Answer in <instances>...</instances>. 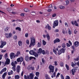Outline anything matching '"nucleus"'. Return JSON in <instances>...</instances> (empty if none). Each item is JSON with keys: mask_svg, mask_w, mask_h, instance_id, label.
Returning a JSON list of instances; mask_svg holds the SVG:
<instances>
[{"mask_svg": "<svg viewBox=\"0 0 79 79\" xmlns=\"http://www.w3.org/2000/svg\"><path fill=\"white\" fill-rule=\"evenodd\" d=\"M56 76V73L54 72V73L51 76L52 78H53V77H55Z\"/></svg>", "mask_w": 79, "mask_h": 79, "instance_id": "29", "label": "nucleus"}, {"mask_svg": "<svg viewBox=\"0 0 79 79\" xmlns=\"http://www.w3.org/2000/svg\"><path fill=\"white\" fill-rule=\"evenodd\" d=\"M8 29H9V28L8 27H6V28H4V31H8Z\"/></svg>", "mask_w": 79, "mask_h": 79, "instance_id": "44", "label": "nucleus"}, {"mask_svg": "<svg viewBox=\"0 0 79 79\" xmlns=\"http://www.w3.org/2000/svg\"><path fill=\"white\" fill-rule=\"evenodd\" d=\"M60 77H61V79H64V77L62 74L60 75Z\"/></svg>", "mask_w": 79, "mask_h": 79, "instance_id": "47", "label": "nucleus"}, {"mask_svg": "<svg viewBox=\"0 0 79 79\" xmlns=\"http://www.w3.org/2000/svg\"><path fill=\"white\" fill-rule=\"evenodd\" d=\"M72 75H74L75 74V73H76V70L75 69H73L71 70Z\"/></svg>", "mask_w": 79, "mask_h": 79, "instance_id": "15", "label": "nucleus"}, {"mask_svg": "<svg viewBox=\"0 0 79 79\" xmlns=\"http://www.w3.org/2000/svg\"><path fill=\"white\" fill-rule=\"evenodd\" d=\"M35 45V39L34 37H32L31 38L29 47L31 48L32 46H34Z\"/></svg>", "mask_w": 79, "mask_h": 79, "instance_id": "1", "label": "nucleus"}, {"mask_svg": "<svg viewBox=\"0 0 79 79\" xmlns=\"http://www.w3.org/2000/svg\"><path fill=\"white\" fill-rule=\"evenodd\" d=\"M42 49L41 48H39L38 51V53H40L41 54L42 53Z\"/></svg>", "mask_w": 79, "mask_h": 79, "instance_id": "20", "label": "nucleus"}, {"mask_svg": "<svg viewBox=\"0 0 79 79\" xmlns=\"http://www.w3.org/2000/svg\"><path fill=\"white\" fill-rule=\"evenodd\" d=\"M6 50H2L1 52L2 53H4L6 52Z\"/></svg>", "mask_w": 79, "mask_h": 79, "instance_id": "53", "label": "nucleus"}, {"mask_svg": "<svg viewBox=\"0 0 79 79\" xmlns=\"http://www.w3.org/2000/svg\"><path fill=\"white\" fill-rule=\"evenodd\" d=\"M7 74V72H5L2 76V77L3 79H5V77H6V75Z\"/></svg>", "mask_w": 79, "mask_h": 79, "instance_id": "18", "label": "nucleus"}, {"mask_svg": "<svg viewBox=\"0 0 79 79\" xmlns=\"http://www.w3.org/2000/svg\"><path fill=\"white\" fill-rule=\"evenodd\" d=\"M11 65L12 66H16V65L13 62L12 63Z\"/></svg>", "mask_w": 79, "mask_h": 79, "instance_id": "54", "label": "nucleus"}, {"mask_svg": "<svg viewBox=\"0 0 79 79\" xmlns=\"http://www.w3.org/2000/svg\"><path fill=\"white\" fill-rule=\"evenodd\" d=\"M1 43L2 45H3L4 46H5L6 44V43L5 41H1Z\"/></svg>", "mask_w": 79, "mask_h": 79, "instance_id": "19", "label": "nucleus"}, {"mask_svg": "<svg viewBox=\"0 0 79 79\" xmlns=\"http://www.w3.org/2000/svg\"><path fill=\"white\" fill-rule=\"evenodd\" d=\"M15 56V53L12 52L10 54V57L11 59H13V58L14 56Z\"/></svg>", "mask_w": 79, "mask_h": 79, "instance_id": "14", "label": "nucleus"}, {"mask_svg": "<svg viewBox=\"0 0 79 79\" xmlns=\"http://www.w3.org/2000/svg\"><path fill=\"white\" fill-rule=\"evenodd\" d=\"M24 79H33L34 78V74L32 73H30L29 75L27 76L26 75H24Z\"/></svg>", "mask_w": 79, "mask_h": 79, "instance_id": "2", "label": "nucleus"}, {"mask_svg": "<svg viewBox=\"0 0 79 79\" xmlns=\"http://www.w3.org/2000/svg\"><path fill=\"white\" fill-rule=\"evenodd\" d=\"M62 46L63 48H65L66 47V44L64 43L62 44Z\"/></svg>", "mask_w": 79, "mask_h": 79, "instance_id": "37", "label": "nucleus"}, {"mask_svg": "<svg viewBox=\"0 0 79 79\" xmlns=\"http://www.w3.org/2000/svg\"><path fill=\"white\" fill-rule=\"evenodd\" d=\"M43 44L44 45H46V42L44 40H43Z\"/></svg>", "mask_w": 79, "mask_h": 79, "instance_id": "45", "label": "nucleus"}, {"mask_svg": "<svg viewBox=\"0 0 79 79\" xmlns=\"http://www.w3.org/2000/svg\"><path fill=\"white\" fill-rule=\"evenodd\" d=\"M20 68V66L18 65L17 66V73H19L20 72V70H21Z\"/></svg>", "mask_w": 79, "mask_h": 79, "instance_id": "9", "label": "nucleus"}, {"mask_svg": "<svg viewBox=\"0 0 79 79\" xmlns=\"http://www.w3.org/2000/svg\"><path fill=\"white\" fill-rule=\"evenodd\" d=\"M5 35L6 38H10V37H11L13 35H12V34L11 33H10L9 34L6 33Z\"/></svg>", "mask_w": 79, "mask_h": 79, "instance_id": "6", "label": "nucleus"}, {"mask_svg": "<svg viewBox=\"0 0 79 79\" xmlns=\"http://www.w3.org/2000/svg\"><path fill=\"white\" fill-rule=\"evenodd\" d=\"M49 8H52V4L50 5L49 6Z\"/></svg>", "mask_w": 79, "mask_h": 79, "instance_id": "63", "label": "nucleus"}, {"mask_svg": "<svg viewBox=\"0 0 79 79\" xmlns=\"http://www.w3.org/2000/svg\"><path fill=\"white\" fill-rule=\"evenodd\" d=\"M66 49H64L63 48H62L61 49V50L60 51H61V52H62V53H64L65 52V50Z\"/></svg>", "mask_w": 79, "mask_h": 79, "instance_id": "23", "label": "nucleus"}, {"mask_svg": "<svg viewBox=\"0 0 79 79\" xmlns=\"http://www.w3.org/2000/svg\"><path fill=\"white\" fill-rule=\"evenodd\" d=\"M19 55H20V52L18 51L16 54L15 55V56H19Z\"/></svg>", "mask_w": 79, "mask_h": 79, "instance_id": "30", "label": "nucleus"}, {"mask_svg": "<svg viewBox=\"0 0 79 79\" xmlns=\"http://www.w3.org/2000/svg\"><path fill=\"white\" fill-rule=\"evenodd\" d=\"M24 60V59L23 57H20L18 58L17 61L18 62H22Z\"/></svg>", "mask_w": 79, "mask_h": 79, "instance_id": "7", "label": "nucleus"}, {"mask_svg": "<svg viewBox=\"0 0 79 79\" xmlns=\"http://www.w3.org/2000/svg\"><path fill=\"white\" fill-rule=\"evenodd\" d=\"M12 69H13L14 71H16V66L15 65L13 66V67H12Z\"/></svg>", "mask_w": 79, "mask_h": 79, "instance_id": "25", "label": "nucleus"}, {"mask_svg": "<svg viewBox=\"0 0 79 79\" xmlns=\"http://www.w3.org/2000/svg\"><path fill=\"white\" fill-rule=\"evenodd\" d=\"M6 71V68H4L0 72V73L1 74H2L3 73V72H5Z\"/></svg>", "mask_w": 79, "mask_h": 79, "instance_id": "13", "label": "nucleus"}, {"mask_svg": "<svg viewBox=\"0 0 79 79\" xmlns=\"http://www.w3.org/2000/svg\"><path fill=\"white\" fill-rule=\"evenodd\" d=\"M58 47H57L56 48L55 50L53 49V52L55 54H56V55H57L58 54V53L57 52H56V51H58Z\"/></svg>", "mask_w": 79, "mask_h": 79, "instance_id": "12", "label": "nucleus"}, {"mask_svg": "<svg viewBox=\"0 0 79 79\" xmlns=\"http://www.w3.org/2000/svg\"><path fill=\"white\" fill-rule=\"evenodd\" d=\"M35 74L37 77H39V75L40 74V73L39 72H36L35 73Z\"/></svg>", "mask_w": 79, "mask_h": 79, "instance_id": "22", "label": "nucleus"}, {"mask_svg": "<svg viewBox=\"0 0 79 79\" xmlns=\"http://www.w3.org/2000/svg\"><path fill=\"white\" fill-rule=\"evenodd\" d=\"M42 61L43 64H45V60L44 59H42Z\"/></svg>", "mask_w": 79, "mask_h": 79, "instance_id": "39", "label": "nucleus"}, {"mask_svg": "<svg viewBox=\"0 0 79 79\" xmlns=\"http://www.w3.org/2000/svg\"><path fill=\"white\" fill-rule=\"evenodd\" d=\"M38 47H40L41 46V44H40V43L38 42L37 45Z\"/></svg>", "mask_w": 79, "mask_h": 79, "instance_id": "38", "label": "nucleus"}, {"mask_svg": "<svg viewBox=\"0 0 79 79\" xmlns=\"http://www.w3.org/2000/svg\"><path fill=\"white\" fill-rule=\"evenodd\" d=\"M56 16V14H54L52 15V17H55Z\"/></svg>", "mask_w": 79, "mask_h": 79, "instance_id": "60", "label": "nucleus"}, {"mask_svg": "<svg viewBox=\"0 0 79 79\" xmlns=\"http://www.w3.org/2000/svg\"><path fill=\"white\" fill-rule=\"evenodd\" d=\"M74 45L76 47H77L79 45V42L78 41H76L74 43Z\"/></svg>", "mask_w": 79, "mask_h": 79, "instance_id": "10", "label": "nucleus"}, {"mask_svg": "<svg viewBox=\"0 0 79 79\" xmlns=\"http://www.w3.org/2000/svg\"><path fill=\"white\" fill-rule=\"evenodd\" d=\"M24 11H25V12H27V11H28V9L27 8H25L24 9Z\"/></svg>", "mask_w": 79, "mask_h": 79, "instance_id": "46", "label": "nucleus"}, {"mask_svg": "<svg viewBox=\"0 0 79 79\" xmlns=\"http://www.w3.org/2000/svg\"><path fill=\"white\" fill-rule=\"evenodd\" d=\"M29 35V34L28 33H27L25 34V37H28V35Z\"/></svg>", "mask_w": 79, "mask_h": 79, "instance_id": "59", "label": "nucleus"}, {"mask_svg": "<svg viewBox=\"0 0 79 79\" xmlns=\"http://www.w3.org/2000/svg\"><path fill=\"white\" fill-rule=\"evenodd\" d=\"M71 24L73 25H74V24H75V23L74 22V21H72L71 22Z\"/></svg>", "mask_w": 79, "mask_h": 79, "instance_id": "56", "label": "nucleus"}, {"mask_svg": "<svg viewBox=\"0 0 79 79\" xmlns=\"http://www.w3.org/2000/svg\"><path fill=\"white\" fill-rule=\"evenodd\" d=\"M58 20H56L54 22L53 28H55V27H56V26H58Z\"/></svg>", "mask_w": 79, "mask_h": 79, "instance_id": "5", "label": "nucleus"}, {"mask_svg": "<svg viewBox=\"0 0 79 79\" xmlns=\"http://www.w3.org/2000/svg\"><path fill=\"white\" fill-rule=\"evenodd\" d=\"M54 67V66H52V65H50L49 66L48 68L50 69L49 72V73H51V72H52V73H53L54 72V70H55Z\"/></svg>", "mask_w": 79, "mask_h": 79, "instance_id": "4", "label": "nucleus"}, {"mask_svg": "<svg viewBox=\"0 0 79 79\" xmlns=\"http://www.w3.org/2000/svg\"><path fill=\"white\" fill-rule=\"evenodd\" d=\"M74 23L75 25H76V26H78V24H77V22L76 21H74Z\"/></svg>", "mask_w": 79, "mask_h": 79, "instance_id": "43", "label": "nucleus"}, {"mask_svg": "<svg viewBox=\"0 0 79 79\" xmlns=\"http://www.w3.org/2000/svg\"><path fill=\"white\" fill-rule=\"evenodd\" d=\"M65 66L67 68V70H69V66H68V64H66Z\"/></svg>", "mask_w": 79, "mask_h": 79, "instance_id": "41", "label": "nucleus"}, {"mask_svg": "<svg viewBox=\"0 0 79 79\" xmlns=\"http://www.w3.org/2000/svg\"><path fill=\"white\" fill-rule=\"evenodd\" d=\"M65 25L67 27H68V23L66 22L64 23Z\"/></svg>", "mask_w": 79, "mask_h": 79, "instance_id": "50", "label": "nucleus"}, {"mask_svg": "<svg viewBox=\"0 0 79 79\" xmlns=\"http://www.w3.org/2000/svg\"><path fill=\"white\" fill-rule=\"evenodd\" d=\"M60 65L61 67L63 66H64V64H63V62H61L60 63Z\"/></svg>", "mask_w": 79, "mask_h": 79, "instance_id": "34", "label": "nucleus"}, {"mask_svg": "<svg viewBox=\"0 0 79 79\" xmlns=\"http://www.w3.org/2000/svg\"><path fill=\"white\" fill-rule=\"evenodd\" d=\"M17 37H18L16 35H15L14 36V40H16Z\"/></svg>", "mask_w": 79, "mask_h": 79, "instance_id": "42", "label": "nucleus"}, {"mask_svg": "<svg viewBox=\"0 0 79 79\" xmlns=\"http://www.w3.org/2000/svg\"><path fill=\"white\" fill-rule=\"evenodd\" d=\"M35 69V68L34 66H31V70H32V71H34V69Z\"/></svg>", "mask_w": 79, "mask_h": 79, "instance_id": "49", "label": "nucleus"}, {"mask_svg": "<svg viewBox=\"0 0 79 79\" xmlns=\"http://www.w3.org/2000/svg\"><path fill=\"white\" fill-rule=\"evenodd\" d=\"M8 75L9 76H10V75H11V74H13V72L12 71H11V72H9L8 73Z\"/></svg>", "mask_w": 79, "mask_h": 79, "instance_id": "21", "label": "nucleus"}, {"mask_svg": "<svg viewBox=\"0 0 79 79\" xmlns=\"http://www.w3.org/2000/svg\"><path fill=\"white\" fill-rule=\"evenodd\" d=\"M68 32H69V35H70V34H71V33H72L71 31H70L69 30Z\"/></svg>", "mask_w": 79, "mask_h": 79, "instance_id": "64", "label": "nucleus"}, {"mask_svg": "<svg viewBox=\"0 0 79 79\" xmlns=\"http://www.w3.org/2000/svg\"><path fill=\"white\" fill-rule=\"evenodd\" d=\"M26 42V44H28V45H29V40H27Z\"/></svg>", "mask_w": 79, "mask_h": 79, "instance_id": "48", "label": "nucleus"}, {"mask_svg": "<svg viewBox=\"0 0 79 79\" xmlns=\"http://www.w3.org/2000/svg\"><path fill=\"white\" fill-rule=\"evenodd\" d=\"M31 67L32 66L31 65H29L27 68V69H28V70H31Z\"/></svg>", "mask_w": 79, "mask_h": 79, "instance_id": "26", "label": "nucleus"}, {"mask_svg": "<svg viewBox=\"0 0 79 79\" xmlns=\"http://www.w3.org/2000/svg\"><path fill=\"white\" fill-rule=\"evenodd\" d=\"M18 44L19 46H21L22 45V42L21 41H18Z\"/></svg>", "mask_w": 79, "mask_h": 79, "instance_id": "24", "label": "nucleus"}, {"mask_svg": "<svg viewBox=\"0 0 79 79\" xmlns=\"http://www.w3.org/2000/svg\"><path fill=\"white\" fill-rule=\"evenodd\" d=\"M60 75V73H58L56 75V78H57Z\"/></svg>", "mask_w": 79, "mask_h": 79, "instance_id": "57", "label": "nucleus"}, {"mask_svg": "<svg viewBox=\"0 0 79 79\" xmlns=\"http://www.w3.org/2000/svg\"><path fill=\"white\" fill-rule=\"evenodd\" d=\"M32 59H34V60H36V58L35 57H30V60H32Z\"/></svg>", "mask_w": 79, "mask_h": 79, "instance_id": "40", "label": "nucleus"}, {"mask_svg": "<svg viewBox=\"0 0 79 79\" xmlns=\"http://www.w3.org/2000/svg\"><path fill=\"white\" fill-rule=\"evenodd\" d=\"M25 59V60L27 61H28L29 60H30V58H29V57L28 56H26Z\"/></svg>", "mask_w": 79, "mask_h": 79, "instance_id": "17", "label": "nucleus"}, {"mask_svg": "<svg viewBox=\"0 0 79 79\" xmlns=\"http://www.w3.org/2000/svg\"><path fill=\"white\" fill-rule=\"evenodd\" d=\"M29 53L30 55H34L35 56L36 58H38V56H39V54H38L37 53H36L35 52H34L33 50H31L30 51Z\"/></svg>", "mask_w": 79, "mask_h": 79, "instance_id": "3", "label": "nucleus"}, {"mask_svg": "<svg viewBox=\"0 0 79 79\" xmlns=\"http://www.w3.org/2000/svg\"><path fill=\"white\" fill-rule=\"evenodd\" d=\"M53 42L54 44H56V43L60 42V40L59 39L56 38L54 40Z\"/></svg>", "mask_w": 79, "mask_h": 79, "instance_id": "8", "label": "nucleus"}, {"mask_svg": "<svg viewBox=\"0 0 79 79\" xmlns=\"http://www.w3.org/2000/svg\"><path fill=\"white\" fill-rule=\"evenodd\" d=\"M59 8H60V9H64L65 8V7L62 6H59Z\"/></svg>", "mask_w": 79, "mask_h": 79, "instance_id": "33", "label": "nucleus"}, {"mask_svg": "<svg viewBox=\"0 0 79 79\" xmlns=\"http://www.w3.org/2000/svg\"><path fill=\"white\" fill-rule=\"evenodd\" d=\"M65 79H70V77H69V76H67L65 78Z\"/></svg>", "mask_w": 79, "mask_h": 79, "instance_id": "58", "label": "nucleus"}, {"mask_svg": "<svg viewBox=\"0 0 79 79\" xmlns=\"http://www.w3.org/2000/svg\"><path fill=\"white\" fill-rule=\"evenodd\" d=\"M47 26H48V30H51V27L50 26V25H49V24H48Z\"/></svg>", "mask_w": 79, "mask_h": 79, "instance_id": "35", "label": "nucleus"}, {"mask_svg": "<svg viewBox=\"0 0 79 79\" xmlns=\"http://www.w3.org/2000/svg\"><path fill=\"white\" fill-rule=\"evenodd\" d=\"M69 1H67L66 2V5H69Z\"/></svg>", "mask_w": 79, "mask_h": 79, "instance_id": "55", "label": "nucleus"}, {"mask_svg": "<svg viewBox=\"0 0 79 79\" xmlns=\"http://www.w3.org/2000/svg\"><path fill=\"white\" fill-rule=\"evenodd\" d=\"M7 11H8L10 12V11H11V8H8L7 9Z\"/></svg>", "mask_w": 79, "mask_h": 79, "instance_id": "52", "label": "nucleus"}, {"mask_svg": "<svg viewBox=\"0 0 79 79\" xmlns=\"http://www.w3.org/2000/svg\"><path fill=\"white\" fill-rule=\"evenodd\" d=\"M76 63H75V64H74V63L73 62H72L71 66L72 67H74V66H76Z\"/></svg>", "mask_w": 79, "mask_h": 79, "instance_id": "28", "label": "nucleus"}, {"mask_svg": "<svg viewBox=\"0 0 79 79\" xmlns=\"http://www.w3.org/2000/svg\"><path fill=\"white\" fill-rule=\"evenodd\" d=\"M42 54H43V55H45V50H42Z\"/></svg>", "mask_w": 79, "mask_h": 79, "instance_id": "51", "label": "nucleus"}, {"mask_svg": "<svg viewBox=\"0 0 79 79\" xmlns=\"http://www.w3.org/2000/svg\"><path fill=\"white\" fill-rule=\"evenodd\" d=\"M55 66H57V65H58V64H57V61H55Z\"/></svg>", "mask_w": 79, "mask_h": 79, "instance_id": "62", "label": "nucleus"}, {"mask_svg": "<svg viewBox=\"0 0 79 79\" xmlns=\"http://www.w3.org/2000/svg\"><path fill=\"white\" fill-rule=\"evenodd\" d=\"M19 79V75H16L15 76V79Z\"/></svg>", "mask_w": 79, "mask_h": 79, "instance_id": "32", "label": "nucleus"}, {"mask_svg": "<svg viewBox=\"0 0 79 79\" xmlns=\"http://www.w3.org/2000/svg\"><path fill=\"white\" fill-rule=\"evenodd\" d=\"M62 53V52L61 50H59L58 51V55H61V54Z\"/></svg>", "mask_w": 79, "mask_h": 79, "instance_id": "36", "label": "nucleus"}, {"mask_svg": "<svg viewBox=\"0 0 79 79\" xmlns=\"http://www.w3.org/2000/svg\"><path fill=\"white\" fill-rule=\"evenodd\" d=\"M31 15H33V16H34L35 15H36L35 12L34 11L31 12Z\"/></svg>", "mask_w": 79, "mask_h": 79, "instance_id": "31", "label": "nucleus"}, {"mask_svg": "<svg viewBox=\"0 0 79 79\" xmlns=\"http://www.w3.org/2000/svg\"><path fill=\"white\" fill-rule=\"evenodd\" d=\"M10 59L8 58L7 59L5 64H10Z\"/></svg>", "mask_w": 79, "mask_h": 79, "instance_id": "11", "label": "nucleus"}, {"mask_svg": "<svg viewBox=\"0 0 79 79\" xmlns=\"http://www.w3.org/2000/svg\"><path fill=\"white\" fill-rule=\"evenodd\" d=\"M4 45H3V44H1V45H0V48H2L3 47Z\"/></svg>", "mask_w": 79, "mask_h": 79, "instance_id": "61", "label": "nucleus"}, {"mask_svg": "<svg viewBox=\"0 0 79 79\" xmlns=\"http://www.w3.org/2000/svg\"><path fill=\"white\" fill-rule=\"evenodd\" d=\"M46 36L47 37L48 40H50V35H49V34H47Z\"/></svg>", "mask_w": 79, "mask_h": 79, "instance_id": "16", "label": "nucleus"}, {"mask_svg": "<svg viewBox=\"0 0 79 79\" xmlns=\"http://www.w3.org/2000/svg\"><path fill=\"white\" fill-rule=\"evenodd\" d=\"M16 30H19V31H21V28H20L19 27H17L15 28Z\"/></svg>", "mask_w": 79, "mask_h": 79, "instance_id": "27", "label": "nucleus"}]
</instances>
